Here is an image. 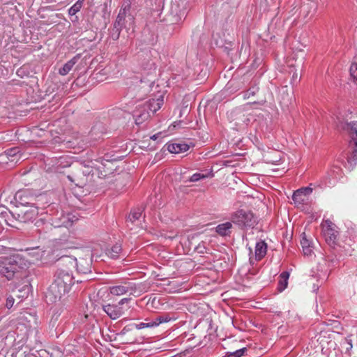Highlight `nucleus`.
I'll list each match as a JSON object with an SVG mask.
<instances>
[{"instance_id":"1","label":"nucleus","mask_w":357,"mask_h":357,"mask_svg":"<svg viewBox=\"0 0 357 357\" xmlns=\"http://www.w3.org/2000/svg\"><path fill=\"white\" fill-rule=\"evenodd\" d=\"M74 284V277L70 271L59 268L54 273V280L45 294L48 303H54L69 292Z\"/></svg>"},{"instance_id":"2","label":"nucleus","mask_w":357,"mask_h":357,"mask_svg":"<svg viewBox=\"0 0 357 357\" xmlns=\"http://www.w3.org/2000/svg\"><path fill=\"white\" fill-rule=\"evenodd\" d=\"M231 220L241 229L253 228L257 222V218L251 211L243 209L232 213Z\"/></svg>"},{"instance_id":"3","label":"nucleus","mask_w":357,"mask_h":357,"mask_svg":"<svg viewBox=\"0 0 357 357\" xmlns=\"http://www.w3.org/2000/svg\"><path fill=\"white\" fill-rule=\"evenodd\" d=\"M321 227L326 242L334 248L337 245L339 235L337 226L331 220H326L322 222Z\"/></svg>"},{"instance_id":"4","label":"nucleus","mask_w":357,"mask_h":357,"mask_svg":"<svg viewBox=\"0 0 357 357\" xmlns=\"http://www.w3.org/2000/svg\"><path fill=\"white\" fill-rule=\"evenodd\" d=\"M131 298H122L117 304L111 305L107 304L102 306V309L104 312L112 319H117L121 316H122L125 312V308L123 305L125 303H128Z\"/></svg>"},{"instance_id":"5","label":"nucleus","mask_w":357,"mask_h":357,"mask_svg":"<svg viewBox=\"0 0 357 357\" xmlns=\"http://www.w3.org/2000/svg\"><path fill=\"white\" fill-rule=\"evenodd\" d=\"M18 269L19 266L14 259L8 258L0 259V274L8 280L12 279Z\"/></svg>"},{"instance_id":"6","label":"nucleus","mask_w":357,"mask_h":357,"mask_svg":"<svg viewBox=\"0 0 357 357\" xmlns=\"http://www.w3.org/2000/svg\"><path fill=\"white\" fill-rule=\"evenodd\" d=\"M339 126L346 130L351 139L350 144L354 146L351 153L352 160L355 161L357 159V122L341 123Z\"/></svg>"},{"instance_id":"7","label":"nucleus","mask_w":357,"mask_h":357,"mask_svg":"<svg viewBox=\"0 0 357 357\" xmlns=\"http://www.w3.org/2000/svg\"><path fill=\"white\" fill-rule=\"evenodd\" d=\"M137 290L136 284L131 282H124L120 284L109 287V292L114 296H123L126 294H133Z\"/></svg>"},{"instance_id":"8","label":"nucleus","mask_w":357,"mask_h":357,"mask_svg":"<svg viewBox=\"0 0 357 357\" xmlns=\"http://www.w3.org/2000/svg\"><path fill=\"white\" fill-rule=\"evenodd\" d=\"M312 188L310 187L301 188L296 190L293 195L292 199L297 206H301L305 204L308 200V196L312 193Z\"/></svg>"},{"instance_id":"9","label":"nucleus","mask_w":357,"mask_h":357,"mask_svg":"<svg viewBox=\"0 0 357 357\" xmlns=\"http://www.w3.org/2000/svg\"><path fill=\"white\" fill-rule=\"evenodd\" d=\"M39 214V208L31 206L26 210H21L18 213V218L20 222H28L34 220Z\"/></svg>"},{"instance_id":"10","label":"nucleus","mask_w":357,"mask_h":357,"mask_svg":"<svg viewBox=\"0 0 357 357\" xmlns=\"http://www.w3.org/2000/svg\"><path fill=\"white\" fill-rule=\"evenodd\" d=\"M164 103V95H155L154 98L150 99L144 106L149 109L153 113L160 109Z\"/></svg>"},{"instance_id":"11","label":"nucleus","mask_w":357,"mask_h":357,"mask_svg":"<svg viewBox=\"0 0 357 357\" xmlns=\"http://www.w3.org/2000/svg\"><path fill=\"white\" fill-rule=\"evenodd\" d=\"M241 95L243 99L249 100L248 104H263L266 101L264 96L255 98V97H258L259 95L255 91H244Z\"/></svg>"},{"instance_id":"12","label":"nucleus","mask_w":357,"mask_h":357,"mask_svg":"<svg viewBox=\"0 0 357 357\" xmlns=\"http://www.w3.org/2000/svg\"><path fill=\"white\" fill-rule=\"evenodd\" d=\"M134 118L137 125L142 124L144 121H147L150 114L147 109L145 107H139L134 112Z\"/></svg>"},{"instance_id":"13","label":"nucleus","mask_w":357,"mask_h":357,"mask_svg":"<svg viewBox=\"0 0 357 357\" xmlns=\"http://www.w3.org/2000/svg\"><path fill=\"white\" fill-rule=\"evenodd\" d=\"M80 59V54H77L73 56L70 60L67 61L61 68L59 69V74L65 76L68 75L73 68L74 66L78 62Z\"/></svg>"},{"instance_id":"14","label":"nucleus","mask_w":357,"mask_h":357,"mask_svg":"<svg viewBox=\"0 0 357 357\" xmlns=\"http://www.w3.org/2000/svg\"><path fill=\"white\" fill-rule=\"evenodd\" d=\"M187 144L172 143L167 144V149L172 153H181L187 151L189 149Z\"/></svg>"},{"instance_id":"15","label":"nucleus","mask_w":357,"mask_h":357,"mask_svg":"<svg viewBox=\"0 0 357 357\" xmlns=\"http://www.w3.org/2000/svg\"><path fill=\"white\" fill-rule=\"evenodd\" d=\"M35 226L36 227V231L39 234H45L49 232L52 229V224L49 222H44L43 219L38 220Z\"/></svg>"},{"instance_id":"16","label":"nucleus","mask_w":357,"mask_h":357,"mask_svg":"<svg viewBox=\"0 0 357 357\" xmlns=\"http://www.w3.org/2000/svg\"><path fill=\"white\" fill-rule=\"evenodd\" d=\"M267 252V244L264 241H259L255 245V258L257 260H261Z\"/></svg>"},{"instance_id":"17","label":"nucleus","mask_w":357,"mask_h":357,"mask_svg":"<svg viewBox=\"0 0 357 357\" xmlns=\"http://www.w3.org/2000/svg\"><path fill=\"white\" fill-rule=\"evenodd\" d=\"M231 228L232 223L230 222H226L225 223L218 225L215 228V231L219 235L222 236H226L230 235L231 232Z\"/></svg>"},{"instance_id":"18","label":"nucleus","mask_w":357,"mask_h":357,"mask_svg":"<svg viewBox=\"0 0 357 357\" xmlns=\"http://www.w3.org/2000/svg\"><path fill=\"white\" fill-rule=\"evenodd\" d=\"M61 224L58 225H54V227H64L68 228L73 226V223L78 220L77 218L74 215L67 214L66 215H63L61 219Z\"/></svg>"},{"instance_id":"19","label":"nucleus","mask_w":357,"mask_h":357,"mask_svg":"<svg viewBox=\"0 0 357 357\" xmlns=\"http://www.w3.org/2000/svg\"><path fill=\"white\" fill-rule=\"evenodd\" d=\"M289 278V273L287 271L282 272L280 275L278 287L279 291L281 292L287 287Z\"/></svg>"},{"instance_id":"20","label":"nucleus","mask_w":357,"mask_h":357,"mask_svg":"<svg viewBox=\"0 0 357 357\" xmlns=\"http://www.w3.org/2000/svg\"><path fill=\"white\" fill-rule=\"evenodd\" d=\"M142 208H135L133 211H131L130 214L129 215L127 222H131L132 224L135 223L136 221L139 220V218L142 215Z\"/></svg>"},{"instance_id":"21","label":"nucleus","mask_w":357,"mask_h":357,"mask_svg":"<svg viewBox=\"0 0 357 357\" xmlns=\"http://www.w3.org/2000/svg\"><path fill=\"white\" fill-rule=\"evenodd\" d=\"M121 252V246L119 244H116L112 247V248L108 250L107 255L114 259H118L119 257V254Z\"/></svg>"},{"instance_id":"22","label":"nucleus","mask_w":357,"mask_h":357,"mask_svg":"<svg viewBox=\"0 0 357 357\" xmlns=\"http://www.w3.org/2000/svg\"><path fill=\"white\" fill-rule=\"evenodd\" d=\"M126 16V13H123V12L119 11V13L116 17L115 23H114V26L116 28H117L119 29H121V27L124 24Z\"/></svg>"},{"instance_id":"23","label":"nucleus","mask_w":357,"mask_h":357,"mask_svg":"<svg viewBox=\"0 0 357 357\" xmlns=\"http://www.w3.org/2000/svg\"><path fill=\"white\" fill-rule=\"evenodd\" d=\"M83 1L84 0H78L73 6H71L68 10L69 15H74L78 13L82 6Z\"/></svg>"},{"instance_id":"24","label":"nucleus","mask_w":357,"mask_h":357,"mask_svg":"<svg viewBox=\"0 0 357 357\" xmlns=\"http://www.w3.org/2000/svg\"><path fill=\"white\" fill-rule=\"evenodd\" d=\"M298 54H300L301 56V62L303 61V59H304V56H305V54H304V52L303 50H299L297 53H295L294 56H292V58H289L287 61V65L289 66V67H294L295 66V63H293V61L291 60H294V59H296L295 56H298Z\"/></svg>"},{"instance_id":"25","label":"nucleus","mask_w":357,"mask_h":357,"mask_svg":"<svg viewBox=\"0 0 357 357\" xmlns=\"http://www.w3.org/2000/svg\"><path fill=\"white\" fill-rule=\"evenodd\" d=\"M134 0H125L120 11L123 12V13L127 14L131 8L132 3Z\"/></svg>"},{"instance_id":"26","label":"nucleus","mask_w":357,"mask_h":357,"mask_svg":"<svg viewBox=\"0 0 357 357\" xmlns=\"http://www.w3.org/2000/svg\"><path fill=\"white\" fill-rule=\"evenodd\" d=\"M170 320L167 316H159L156 317L153 321V326H157L161 323H165Z\"/></svg>"},{"instance_id":"27","label":"nucleus","mask_w":357,"mask_h":357,"mask_svg":"<svg viewBox=\"0 0 357 357\" xmlns=\"http://www.w3.org/2000/svg\"><path fill=\"white\" fill-rule=\"evenodd\" d=\"M247 351L245 347L236 350V351L229 353L227 357H241Z\"/></svg>"},{"instance_id":"28","label":"nucleus","mask_w":357,"mask_h":357,"mask_svg":"<svg viewBox=\"0 0 357 357\" xmlns=\"http://www.w3.org/2000/svg\"><path fill=\"white\" fill-rule=\"evenodd\" d=\"M301 245L302 248L312 246L311 245V242L307 238V236H306L305 233H303L302 234V238L301 240Z\"/></svg>"},{"instance_id":"29","label":"nucleus","mask_w":357,"mask_h":357,"mask_svg":"<svg viewBox=\"0 0 357 357\" xmlns=\"http://www.w3.org/2000/svg\"><path fill=\"white\" fill-rule=\"evenodd\" d=\"M208 176L206 174H203L200 173L194 174L190 178V181L196 182L199 181L200 179L205 178Z\"/></svg>"},{"instance_id":"30","label":"nucleus","mask_w":357,"mask_h":357,"mask_svg":"<svg viewBox=\"0 0 357 357\" xmlns=\"http://www.w3.org/2000/svg\"><path fill=\"white\" fill-rule=\"evenodd\" d=\"M350 75L357 81V63H352L350 66Z\"/></svg>"},{"instance_id":"31","label":"nucleus","mask_w":357,"mask_h":357,"mask_svg":"<svg viewBox=\"0 0 357 357\" xmlns=\"http://www.w3.org/2000/svg\"><path fill=\"white\" fill-rule=\"evenodd\" d=\"M135 327L137 329H142V328H144L154 327V326H153V321H149V322H147V323L142 322V323H139L138 324H135Z\"/></svg>"},{"instance_id":"32","label":"nucleus","mask_w":357,"mask_h":357,"mask_svg":"<svg viewBox=\"0 0 357 357\" xmlns=\"http://www.w3.org/2000/svg\"><path fill=\"white\" fill-rule=\"evenodd\" d=\"M14 298L12 296H8L6 299V306L7 308L10 309L13 307L14 304Z\"/></svg>"},{"instance_id":"33","label":"nucleus","mask_w":357,"mask_h":357,"mask_svg":"<svg viewBox=\"0 0 357 357\" xmlns=\"http://www.w3.org/2000/svg\"><path fill=\"white\" fill-rule=\"evenodd\" d=\"M206 248H205L204 245V244H199L196 248H195V250L198 252V253H201V254H204V252H206Z\"/></svg>"},{"instance_id":"34","label":"nucleus","mask_w":357,"mask_h":357,"mask_svg":"<svg viewBox=\"0 0 357 357\" xmlns=\"http://www.w3.org/2000/svg\"><path fill=\"white\" fill-rule=\"evenodd\" d=\"M299 81V79L298 77V74L296 73H294L293 75H292V79H291V87H295L296 86V83H297Z\"/></svg>"},{"instance_id":"35","label":"nucleus","mask_w":357,"mask_h":357,"mask_svg":"<svg viewBox=\"0 0 357 357\" xmlns=\"http://www.w3.org/2000/svg\"><path fill=\"white\" fill-rule=\"evenodd\" d=\"M67 260L71 264L72 266H77V263L75 259H72L70 257H64L61 259V261Z\"/></svg>"},{"instance_id":"36","label":"nucleus","mask_w":357,"mask_h":357,"mask_svg":"<svg viewBox=\"0 0 357 357\" xmlns=\"http://www.w3.org/2000/svg\"><path fill=\"white\" fill-rule=\"evenodd\" d=\"M302 249H303V252L305 255L309 256L312 252V246L303 248Z\"/></svg>"},{"instance_id":"37","label":"nucleus","mask_w":357,"mask_h":357,"mask_svg":"<svg viewBox=\"0 0 357 357\" xmlns=\"http://www.w3.org/2000/svg\"><path fill=\"white\" fill-rule=\"evenodd\" d=\"M77 271L82 273H84V274H86L89 272H90V266H89V264H87V266L86 267H84L83 268H79L78 266H77Z\"/></svg>"},{"instance_id":"38","label":"nucleus","mask_w":357,"mask_h":357,"mask_svg":"<svg viewBox=\"0 0 357 357\" xmlns=\"http://www.w3.org/2000/svg\"><path fill=\"white\" fill-rule=\"evenodd\" d=\"M161 134H162L161 132L156 133V134H155V135H153L151 136V137H150V138H151V139H153V140H156V139H158L160 137V136L161 135Z\"/></svg>"},{"instance_id":"39","label":"nucleus","mask_w":357,"mask_h":357,"mask_svg":"<svg viewBox=\"0 0 357 357\" xmlns=\"http://www.w3.org/2000/svg\"><path fill=\"white\" fill-rule=\"evenodd\" d=\"M24 70H25V67L24 66L20 68V69L17 70V74L18 75H22L24 73Z\"/></svg>"},{"instance_id":"40","label":"nucleus","mask_w":357,"mask_h":357,"mask_svg":"<svg viewBox=\"0 0 357 357\" xmlns=\"http://www.w3.org/2000/svg\"><path fill=\"white\" fill-rule=\"evenodd\" d=\"M250 121V118H246V119H242V121L247 123L248 122H249Z\"/></svg>"},{"instance_id":"41","label":"nucleus","mask_w":357,"mask_h":357,"mask_svg":"<svg viewBox=\"0 0 357 357\" xmlns=\"http://www.w3.org/2000/svg\"><path fill=\"white\" fill-rule=\"evenodd\" d=\"M26 289V294H28L29 287H24V291H25Z\"/></svg>"},{"instance_id":"42","label":"nucleus","mask_w":357,"mask_h":357,"mask_svg":"<svg viewBox=\"0 0 357 357\" xmlns=\"http://www.w3.org/2000/svg\"><path fill=\"white\" fill-rule=\"evenodd\" d=\"M236 112H238V114H239L241 113V112L240 110H237Z\"/></svg>"},{"instance_id":"43","label":"nucleus","mask_w":357,"mask_h":357,"mask_svg":"<svg viewBox=\"0 0 357 357\" xmlns=\"http://www.w3.org/2000/svg\"><path fill=\"white\" fill-rule=\"evenodd\" d=\"M68 178H69V180L72 181V178L70 176H68Z\"/></svg>"},{"instance_id":"44","label":"nucleus","mask_w":357,"mask_h":357,"mask_svg":"<svg viewBox=\"0 0 357 357\" xmlns=\"http://www.w3.org/2000/svg\"><path fill=\"white\" fill-rule=\"evenodd\" d=\"M70 165L69 164H66V165H64V167H69Z\"/></svg>"}]
</instances>
